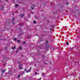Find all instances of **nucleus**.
I'll return each mask as SVG.
<instances>
[{
    "label": "nucleus",
    "mask_w": 80,
    "mask_h": 80,
    "mask_svg": "<svg viewBox=\"0 0 80 80\" xmlns=\"http://www.w3.org/2000/svg\"><path fill=\"white\" fill-rule=\"evenodd\" d=\"M35 5H32L31 6V8L32 10H33V9H34V8L35 7Z\"/></svg>",
    "instance_id": "nucleus-5"
},
{
    "label": "nucleus",
    "mask_w": 80,
    "mask_h": 80,
    "mask_svg": "<svg viewBox=\"0 0 80 80\" xmlns=\"http://www.w3.org/2000/svg\"><path fill=\"white\" fill-rule=\"evenodd\" d=\"M48 44V41H46V43L45 44V45H46V47L45 48V49L46 50H48V49L50 47V46L48 45H47Z\"/></svg>",
    "instance_id": "nucleus-1"
},
{
    "label": "nucleus",
    "mask_w": 80,
    "mask_h": 80,
    "mask_svg": "<svg viewBox=\"0 0 80 80\" xmlns=\"http://www.w3.org/2000/svg\"><path fill=\"white\" fill-rule=\"evenodd\" d=\"M37 72H35V75H37Z\"/></svg>",
    "instance_id": "nucleus-30"
},
{
    "label": "nucleus",
    "mask_w": 80,
    "mask_h": 80,
    "mask_svg": "<svg viewBox=\"0 0 80 80\" xmlns=\"http://www.w3.org/2000/svg\"><path fill=\"white\" fill-rule=\"evenodd\" d=\"M27 38L29 39V38H31V37L30 36V35L28 36L27 37Z\"/></svg>",
    "instance_id": "nucleus-10"
},
{
    "label": "nucleus",
    "mask_w": 80,
    "mask_h": 80,
    "mask_svg": "<svg viewBox=\"0 0 80 80\" xmlns=\"http://www.w3.org/2000/svg\"><path fill=\"white\" fill-rule=\"evenodd\" d=\"M20 61H18V63H19V64H20Z\"/></svg>",
    "instance_id": "nucleus-24"
},
{
    "label": "nucleus",
    "mask_w": 80,
    "mask_h": 80,
    "mask_svg": "<svg viewBox=\"0 0 80 80\" xmlns=\"http://www.w3.org/2000/svg\"><path fill=\"white\" fill-rule=\"evenodd\" d=\"M6 70V69H4L3 71H2V73H1L2 75H3V73H5V72Z\"/></svg>",
    "instance_id": "nucleus-4"
},
{
    "label": "nucleus",
    "mask_w": 80,
    "mask_h": 80,
    "mask_svg": "<svg viewBox=\"0 0 80 80\" xmlns=\"http://www.w3.org/2000/svg\"><path fill=\"white\" fill-rule=\"evenodd\" d=\"M6 47H5V49H6Z\"/></svg>",
    "instance_id": "nucleus-34"
},
{
    "label": "nucleus",
    "mask_w": 80,
    "mask_h": 80,
    "mask_svg": "<svg viewBox=\"0 0 80 80\" xmlns=\"http://www.w3.org/2000/svg\"><path fill=\"white\" fill-rule=\"evenodd\" d=\"M18 49H19V50H22V47H20L19 48H18Z\"/></svg>",
    "instance_id": "nucleus-11"
},
{
    "label": "nucleus",
    "mask_w": 80,
    "mask_h": 80,
    "mask_svg": "<svg viewBox=\"0 0 80 80\" xmlns=\"http://www.w3.org/2000/svg\"><path fill=\"white\" fill-rule=\"evenodd\" d=\"M41 78H40L39 79H38V80H41Z\"/></svg>",
    "instance_id": "nucleus-28"
},
{
    "label": "nucleus",
    "mask_w": 80,
    "mask_h": 80,
    "mask_svg": "<svg viewBox=\"0 0 80 80\" xmlns=\"http://www.w3.org/2000/svg\"><path fill=\"white\" fill-rule=\"evenodd\" d=\"M66 44L67 45H68V42H66Z\"/></svg>",
    "instance_id": "nucleus-20"
},
{
    "label": "nucleus",
    "mask_w": 80,
    "mask_h": 80,
    "mask_svg": "<svg viewBox=\"0 0 80 80\" xmlns=\"http://www.w3.org/2000/svg\"><path fill=\"white\" fill-rule=\"evenodd\" d=\"M31 69H32V67H30V68L29 69H30V70H31Z\"/></svg>",
    "instance_id": "nucleus-25"
},
{
    "label": "nucleus",
    "mask_w": 80,
    "mask_h": 80,
    "mask_svg": "<svg viewBox=\"0 0 80 80\" xmlns=\"http://www.w3.org/2000/svg\"><path fill=\"white\" fill-rule=\"evenodd\" d=\"M24 44H25V42H22Z\"/></svg>",
    "instance_id": "nucleus-27"
},
{
    "label": "nucleus",
    "mask_w": 80,
    "mask_h": 80,
    "mask_svg": "<svg viewBox=\"0 0 80 80\" xmlns=\"http://www.w3.org/2000/svg\"><path fill=\"white\" fill-rule=\"evenodd\" d=\"M21 35H23V33H21Z\"/></svg>",
    "instance_id": "nucleus-35"
},
{
    "label": "nucleus",
    "mask_w": 80,
    "mask_h": 80,
    "mask_svg": "<svg viewBox=\"0 0 80 80\" xmlns=\"http://www.w3.org/2000/svg\"><path fill=\"white\" fill-rule=\"evenodd\" d=\"M20 77V76L19 75V76H18V78H19V77Z\"/></svg>",
    "instance_id": "nucleus-26"
},
{
    "label": "nucleus",
    "mask_w": 80,
    "mask_h": 80,
    "mask_svg": "<svg viewBox=\"0 0 80 80\" xmlns=\"http://www.w3.org/2000/svg\"><path fill=\"white\" fill-rule=\"evenodd\" d=\"M51 30H52V28H50Z\"/></svg>",
    "instance_id": "nucleus-31"
},
{
    "label": "nucleus",
    "mask_w": 80,
    "mask_h": 80,
    "mask_svg": "<svg viewBox=\"0 0 80 80\" xmlns=\"http://www.w3.org/2000/svg\"><path fill=\"white\" fill-rule=\"evenodd\" d=\"M1 10H3V8H4V7H3V5H1Z\"/></svg>",
    "instance_id": "nucleus-7"
},
{
    "label": "nucleus",
    "mask_w": 80,
    "mask_h": 80,
    "mask_svg": "<svg viewBox=\"0 0 80 80\" xmlns=\"http://www.w3.org/2000/svg\"><path fill=\"white\" fill-rule=\"evenodd\" d=\"M45 64H47V63H45Z\"/></svg>",
    "instance_id": "nucleus-36"
},
{
    "label": "nucleus",
    "mask_w": 80,
    "mask_h": 80,
    "mask_svg": "<svg viewBox=\"0 0 80 80\" xmlns=\"http://www.w3.org/2000/svg\"><path fill=\"white\" fill-rule=\"evenodd\" d=\"M5 2H7V1H6Z\"/></svg>",
    "instance_id": "nucleus-40"
},
{
    "label": "nucleus",
    "mask_w": 80,
    "mask_h": 80,
    "mask_svg": "<svg viewBox=\"0 0 80 80\" xmlns=\"http://www.w3.org/2000/svg\"><path fill=\"white\" fill-rule=\"evenodd\" d=\"M14 40H15V41H17V39L16 38H14Z\"/></svg>",
    "instance_id": "nucleus-21"
},
{
    "label": "nucleus",
    "mask_w": 80,
    "mask_h": 80,
    "mask_svg": "<svg viewBox=\"0 0 80 80\" xmlns=\"http://www.w3.org/2000/svg\"><path fill=\"white\" fill-rule=\"evenodd\" d=\"M4 66H5V64H4Z\"/></svg>",
    "instance_id": "nucleus-41"
},
{
    "label": "nucleus",
    "mask_w": 80,
    "mask_h": 80,
    "mask_svg": "<svg viewBox=\"0 0 80 80\" xmlns=\"http://www.w3.org/2000/svg\"><path fill=\"white\" fill-rule=\"evenodd\" d=\"M40 49H41V48L40 47L38 48L37 49V52H38L39 53V54L38 55H40Z\"/></svg>",
    "instance_id": "nucleus-2"
},
{
    "label": "nucleus",
    "mask_w": 80,
    "mask_h": 80,
    "mask_svg": "<svg viewBox=\"0 0 80 80\" xmlns=\"http://www.w3.org/2000/svg\"><path fill=\"white\" fill-rule=\"evenodd\" d=\"M52 28H53L54 27V26L53 25H52Z\"/></svg>",
    "instance_id": "nucleus-23"
},
{
    "label": "nucleus",
    "mask_w": 80,
    "mask_h": 80,
    "mask_svg": "<svg viewBox=\"0 0 80 80\" xmlns=\"http://www.w3.org/2000/svg\"><path fill=\"white\" fill-rule=\"evenodd\" d=\"M27 69H26V68H25V71H26V70Z\"/></svg>",
    "instance_id": "nucleus-32"
},
{
    "label": "nucleus",
    "mask_w": 80,
    "mask_h": 80,
    "mask_svg": "<svg viewBox=\"0 0 80 80\" xmlns=\"http://www.w3.org/2000/svg\"><path fill=\"white\" fill-rule=\"evenodd\" d=\"M12 49H14V48H15V46H14V47H12Z\"/></svg>",
    "instance_id": "nucleus-15"
},
{
    "label": "nucleus",
    "mask_w": 80,
    "mask_h": 80,
    "mask_svg": "<svg viewBox=\"0 0 80 80\" xmlns=\"http://www.w3.org/2000/svg\"><path fill=\"white\" fill-rule=\"evenodd\" d=\"M40 0V1H42V0Z\"/></svg>",
    "instance_id": "nucleus-39"
},
{
    "label": "nucleus",
    "mask_w": 80,
    "mask_h": 80,
    "mask_svg": "<svg viewBox=\"0 0 80 80\" xmlns=\"http://www.w3.org/2000/svg\"><path fill=\"white\" fill-rule=\"evenodd\" d=\"M18 38H21V37L19 36H18Z\"/></svg>",
    "instance_id": "nucleus-17"
},
{
    "label": "nucleus",
    "mask_w": 80,
    "mask_h": 80,
    "mask_svg": "<svg viewBox=\"0 0 80 80\" xmlns=\"http://www.w3.org/2000/svg\"><path fill=\"white\" fill-rule=\"evenodd\" d=\"M65 28H67V26L65 27Z\"/></svg>",
    "instance_id": "nucleus-37"
},
{
    "label": "nucleus",
    "mask_w": 80,
    "mask_h": 80,
    "mask_svg": "<svg viewBox=\"0 0 80 80\" xmlns=\"http://www.w3.org/2000/svg\"><path fill=\"white\" fill-rule=\"evenodd\" d=\"M17 12H18L17 11L16 12H15L16 13H17Z\"/></svg>",
    "instance_id": "nucleus-33"
},
{
    "label": "nucleus",
    "mask_w": 80,
    "mask_h": 80,
    "mask_svg": "<svg viewBox=\"0 0 80 80\" xmlns=\"http://www.w3.org/2000/svg\"><path fill=\"white\" fill-rule=\"evenodd\" d=\"M19 70H21V69H22V66H19Z\"/></svg>",
    "instance_id": "nucleus-9"
},
{
    "label": "nucleus",
    "mask_w": 80,
    "mask_h": 80,
    "mask_svg": "<svg viewBox=\"0 0 80 80\" xmlns=\"http://www.w3.org/2000/svg\"><path fill=\"white\" fill-rule=\"evenodd\" d=\"M31 71V70L30 69H29L27 71H26V73H28V72H30Z\"/></svg>",
    "instance_id": "nucleus-8"
},
{
    "label": "nucleus",
    "mask_w": 80,
    "mask_h": 80,
    "mask_svg": "<svg viewBox=\"0 0 80 80\" xmlns=\"http://www.w3.org/2000/svg\"><path fill=\"white\" fill-rule=\"evenodd\" d=\"M24 17V14H22L20 15V17L21 18H22V17Z\"/></svg>",
    "instance_id": "nucleus-6"
},
{
    "label": "nucleus",
    "mask_w": 80,
    "mask_h": 80,
    "mask_svg": "<svg viewBox=\"0 0 80 80\" xmlns=\"http://www.w3.org/2000/svg\"><path fill=\"white\" fill-rule=\"evenodd\" d=\"M18 43H20V41L19 40H18Z\"/></svg>",
    "instance_id": "nucleus-19"
},
{
    "label": "nucleus",
    "mask_w": 80,
    "mask_h": 80,
    "mask_svg": "<svg viewBox=\"0 0 80 80\" xmlns=\"http://www.w3.org/2000/svg\"><path fill=\"white\" fill-rule=\"evenodd\" d=\"M67 4H66V5H67L68 4V3L67 2H66Z\"/></svg>",
    "instance_id": "nucleus-22"
},
{
    "label": "nucleus",
    "mask_w": 80,
    "mask_h": 80,
    "mask_svg": "<svg viewBox=\"0 0 80 80\" xmlns=\"http://www.w3.org/2000/svg\"><path fill=\"white\" fill-rule=\"evenodd\" d=\"M19 25L20 27H21V26H23V24H19Z\"/></svg>",
    "instance_id": "nucleus-12"
},
{
    "label": "nucleus",
    "mask_w": 80,
    "mask_h": 80,
    "mask_svg": "<svg viewBox=\"0 0 80 80\" xmlns=\"http://www.w3.org/2000/svg\"><path fill=\"white\" fill-rule=\"evenodd\" d=\"M44 73H42V77H44V76H45V75H44Z\"/></svg>",
    "instance_id": "nucleus-16"
},
{
    "label": "nucleus",
    "mask_w": 80,
    "mask_h": 80,
    "mask_svg": "<svg viewBox=\"0 0 80 80\" xmlns=\"http://www.w3.org/2000/svg\"><path fill=\"white\" fill-rule=\"evenodd\" d=\"M52 63L51 62H50V65H51Z\"/></svg>",
    "instance_id": "nucleus-29"
},
{
    "label": "nucleus",
    "mask_w": 80,
    "mask_h": 80,
    "mask_svg": "<svg viewBox=\"0 0 80 80\" xmlns=\"http://www.w3.org/2000/svg\"><path fill=\"white\" fill-rule=\"evenodd\" d=\"M33 22V23H34L35 24H36V23H37V22H36V21H34Z\"/></svg>",
    "instance_id": "nucleus-13"
},
{
    "label": "nucleus",
    "mask_w": 80,
    "mask_h": 80,
    "mask_svg": "<svg viewBox=\"0 0 80 80\" xmlns=\"http://www.w3.org/2000/svg\"><path fill=\"white\" fill-rule=\"evenodd\" d=\"M2 36H0V38Z\"/></svg>",
    "instance_id": "nucleus-38"
},
{
    "label": "nucleus",
    "mask_w": 80,
    "mask_h": 80,
    "mask_svg": "<svg viewBox=\"0 0 80 80\" xmlns=\"http://www.w3.org/2000/svg\"><path fill=\"white\" fill-rule=\"evenodd\" d=\"M18 4H16V7H18Z\"/></svg>",
    "instance_id": "nucleus-14"
},
{
    "label": "nucleus",
    "mask_w": 80,
    "mask_h": 80,
    "mask_svg": "<svg viewBox=\"0 0 80 80\" xmlns=\"http://www.w3.org/2000/svg\"><path fill=\"white\" fill-rule=\"evenodd\" d=\"M12 23L13 25H14L15 24V22H13V21L15 20V18H12Z\"/></svg>",
    "instance_id": "nucleus-3"
},
{
    "label": "nucleus",
    "mask_w": 80,
    "mask_h": 80,
    "mask_svg": "<svg viewBox=\"0 0 80 80\" xmlns=\"http://www.w3.org/2000/svg\"><path fill=\"white\" fill-rule=\"evenodd\" d=\"M24 73H25V72H23V73H21V75H23Z\"/></svg>",
    "instance_id": "nucleus-18"
}]
</instances>
